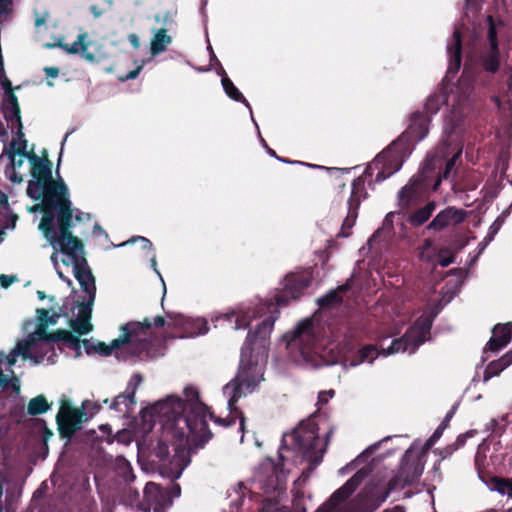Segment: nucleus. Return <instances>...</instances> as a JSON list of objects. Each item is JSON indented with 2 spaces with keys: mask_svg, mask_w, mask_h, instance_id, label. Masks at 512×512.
Instances as JSON below:
<instances>
[{
  "mask_svg": "<svg viewBox=\"0 0 512 512\" xmlns=\"http://www.w3.org/2000/svg\"><path fill=\"white\" fill-rule=\"evenodd\" d=\"M359 207L348 205V214L343 221L342 228L350 229L354 226L356 218L358 216Z\"/></svg>",
  "mask_w": 512,
  "mask_h": 512,
  "instance_id": "51",
  "label": "nucleus"
},
{
  "mask_svg": "<svg viewBox=\"0 0 512 512\" xmlns=\"http://www.w3.org/2000/svg\"><path fill=\"white\" fill-rule=\"evenodd\" d=\"M2 110L4 113V117L8 122H11L12 124L16 123L18 126L17 135L20 138L24 137V134L22 132V121H21V115H20V106L18 102V98L15 95L13 91H10L9 93H5V97L3 99L2 103Z\"/></svg>",
  "mask_w": 512,
  "mask_h": 512,
  "instance_id": "22",
  "label": "nucleus"
},
{
  "mask_svg": "<svg viewBox=\"0 0 512 512\" xmlns=\"http://www.w3.org/2000/svg\"><path fill=\"white\" fill-rule=\"evenodd\" d=\"M144 499L152 507L153 512H165L173 503L168 490L154 482H148L144 488Z\"/></svg>",
  "mask_w": 512,
  "mask_h": 512,
  "instance_id": "15",
  "label": "nucleus"
},
{
  "mask_svg": "<svg viewBox=\"0 0 512 512\" xmlns=\"http://www.w3.org/2000/svg\"><path fill=\"white\" fill-rule=\"evenodd\" d=\"M290 512H307L303 500V493H297V496L292 501V507L290 508Z\"/></svg>",
  "mask_w": 512,
  "mask_h": 512,
  "instance_id": "55",
  "label": "nucleus"
},
{
  "mask_svg": "<svg viewBox=\"0 0 512 512\" xmlns=\"http://www.w3.org/2000/svg\"><path fill=\"white\" fill-rule=\"evenodd\" d=\"M367 473L361 469L357 471L343 486L337 489L330 498L315 512H339V506L344 503L362 483Z\"/></svg>",
  "mask_w": 512,
  "mask_h": 512,
  "instance_id": "14",
  "label": "nucleus"
},
{
  "mask_svg": "<svg viewBox=\"0 0 512 512\" xmlns=\"http://www.w3.org/2000/svg\"><path fill=\"white\" fill-rule=\"evenodd\" d=\"M489 488L491 490L497 491L502 495H508L512 497V477L511 478H503L499 476H495L493 481L491 482Z\"/></svg>",
  "mask_w": 512,
  "mask_h": 512,
  "instance_id": "38",
  "label": "nucleus"
},
{
  "mask_svg": "<svg viewBox=\"0 0 512 512\" xmlns=\"http://www.w3.org/2000/svg\"><path fill=\"white\" fill-rule=\"evenodd\" d=\"M26 147H27V141L23 139L21 141V143L18 145V147L14 149V153H16V154H18L20 156L26 157L29 160V162L31 163L32 167H33L35 164L40 162L42 160V158H40L33 151L27 152L26 151Z\"/></svg>",
  "mask_w": 512,
  "mask_h": 512,
  "instance_id": "40",
  "label": "nucleus"
},
{
  "mask_svg": "<svg viewBox=\"0 0 512 512\" xmlns=\"http://www.w3.org/2000/svg\"><path fill=\"white\" fill-rule=\"evenodd\" d=\"M115 470L117 474L126 482H133L135 475L130 462L124 456H117L115 459Z\"/></svg>",
  "mask_w": 512,
  "mask_h": 512,
  "instance_id": "34",
  "label": "nucleus"
},
{
  "mask_svg": "<svg viewBox=\"0 0 512 512\" xmlns=\"http://www.w3.org/2000/svg\"><path fill=\"white\" fill-rule=\"evenodd\" d=\"M56 336L58 337V341H63L69 348L77 351V354L80 355L82 341L77 336L73 335L71 331L58 329V334Z\"/></svg>",
  "mask_w": 512,
  "mask_h": 512,
  "instance_id": "39",
  "label": "nucleus"
},
{
  "mask_svg": "<svg viewBox=\"0 0 512 512\" xmlns=\"http://www.w3.org/2000/svg\"><path fill=\"white\" fill-rule=\"evenodd\" d=\"M313 332V322L310 319H305L299 323L297 326L293 340H297L301 338L303 335L310 336Z\"/></svg>",
  "mask_w": 512,
  "mask_h": 512,
  "instance_id": "44",
  "label": "nucleus"
},
{
  "mask_svg": "<svg viewBox=\"0 0 512 512\" xmlns=\"http://www.w3.org/2000/svg\"><path fill=\"white\" fill-rule=\"evenodd\" d=\"M60 252L67 255L73 265V272L76 280L84 293L88 295L89 304H94L96 297L95 277L88 265L85 257L84 245L80 243H71L64 245Z\"/></svg>",
  "mask_w": 512,
  "mask_h": 512,
  "instance_id": "7",
  "label": "nucleus"
},
{
  "mask_svg": "<svg viewBox=\"0 0 512 512\" xmlns=\"http://www.w3.org/2000/svg\"><path fill=\"white\" fill-rule=\"evenodd\" d=\"M219 74L222 76L221 83L227 96L232 100L244 103L247 107H249L248 101L243 96V94L238 90V88L233 84L231 79L227 77L223 67H220Z\"/></svg>",
  "mask_w": 512,
  "mask_h": 512,
  "instance_id": "30",
  "label": "nucleus"
},
{
  "mask_svg": "<svg viewBox=\"0 0 512 512\" xmlns=\"http://www.w3.org/2000/svg\"><path fill=\"white\" fill-rule=\"evenodd\" d=\"M418 187L416 184H407L398 193V204L401 210H408L416 204Z\"/></svg>",
  "mask_w": 512,
  "mask_h": 512,
  "instance_id": "28",
  "label": "nucleus"
},
{
  "mask_svg": "<svg viewBox=\"0 0 512 512\" xmlns=\"http://www.w3.org/2000/svg\"><path fill=\"white\" fill-rule=\"evenodd\" d=\"M50 409V404L43 395L32 398L27 405V413L31 416L41 415Z\"/></svg>",
  "mask_w": 512,
  "mask_h": 512,
  "instance_id": "35",
  "label": "nucleus"
},
{
  "mask_svg": "<svg viewBox=\"0 0 512 512\" xmlns=\"http://www.w3.org/2000/svg\"><path fill=\"white\" fill-rule=\"evenodd\" d=\"M435 317L436 312L433 311L428 314H423L416 320L414 325L407 330L408 332H411L413 340L412 352H415L419 346L427 340Z\"/></svg>",
  "mask_w": 512,
  "mask_h": 512,
  "instance_id": "19",
  "label": "nucleus"
},
{
  "mask_svg": "<svg viewBox=\"0 0 512 512\" xmlns=\"http://www.w3.org/2000/svg\"><path fill=\"white\" fill-rule=\"evenodd\" d=\"M275 320L276 318L270 315L258 324L254 331H249L241 348L238 372L234 379L224 386V393L230 395L228 408L236 416H239L241 431H244L245 416L236 407V404L246 392L251 393L263 380L262 367L259 365L258 358L253 354V351L254 346L265 348L266 340L273 330Z\"/></svg>",
  "mask_w": 512,
  "mask_h": 512,
  "instance_id": "2",
  "label": "nucleus"
},
{
  "mask_svg": "<svg viewBox=\"0 0 512 512\" xmlns=\"http://www.w3.org/2000/svg\"><path fill=\"white\" fill-rule=\"evenodd\" d=\"M467 216V212L463 209L449 206L440 211L434 219L428 224L427 229L433 231H442L450 225L462 223Z\"/></svg>",
  "mask_w": 512,
  "mask_h": 512,
  "instance_id": "16",
  "label": "nucleus"
},
{
  "mask_svg": "<svg viewBox=\"0 0 512 512\" xmlns=\"http://www.w3.org/2000/svg\"><path fill=\"white\" fill-rule=\"evenodd\" d=\"M83 343V346H84V349H85V352L88 354V355H91L93 353H96V343L92 342L91 340H88V339H84L82 341Z\"/></svg>",
  "mask_w": 512,
  "mask_h": 512,
  "instance_id": "59",
  "label": "nucleus"
},
{
  "mask_svg": "<svg viewBox=\"0 0 512 512\" xmlns=\"http://www.w3.org/2000/svg\"><path fill=\"white\" fill-rule=\"evenodd\" d=\"M128 41L135 50L140 48V40L137 34L131 33L128 35Z\"/></svg>",
  "mask_w": 512,
  "mask_h": 512,
  "instance_id": "62",
  "label": "nucleus"
},
{
  "mask_svg": "<svg viewBox=\"0 0 512 512\" xmlns=\"http://www.w3.org/2000/svg\"><path fill=\"white\" fill-rule=\"evenodd\" d=\"M475 468L477 470L479 479L489 487L491 482L493 481V478H495V475L491 473L488 465H486L485 456L481 457L479 455H476Z\"/></svg>",
  "mask_w": 512,
  "mask_h": 512,
  "instance_id": "36",
  "label": "nucleus"
},
{
  "mask_svg": "<svg viewBox=\"0 0 512 512\" xmlns=\"http://www.w3.org/2000/svg\"><path fill=\"white\" fill-rule=\"evenodd\" d=\"M286 473L282 463H275L272 459H266L260 466L257 474L259 488L264 494L272 495L285 490Z\"/></svg>",
  "mask_w": 512,
  "mask_h": 512,
  "instance_id": "11",
  "label": "nucleus"
},
{
  "mask_svg": "<svg viewBox=\"0 0 512 512\" xmlns=\"http://www.w3.org/2000/svg\"><path fill=\"white\" fill-rule=\"evenodd\" d=\"M172 43V37L167 34L166 28L158 29L150 41V53L152 56H157L167 50V47Z\"/></svg>",
  "mask_w": 512,
  "mask_h": 512,
  "instance_id": "26",
  "label": "nucleus"
},
{
  "mask_svg": "<svg viewBox=\"0 0 512 512\" xmlns=\"http://www.w3.org/2000/svg\"><path fill=\"white\" fill-rule=\"evenodd\" d=\"M54 193H55V191L43 190V195L40 198L42 200L41 203L34 205L31 208V211L32 212L43 211L44 208L50 204L51 197H55Z\"/></svg>",
  "mask_w": 512,
  "mask_h": 512,
  "instance_id": "52",
  "label": "nucleus"
},
{
  "mask_svg": "<svg viewBox=\"0 0 512 512\" xmlns=\"http://www.w3.org/2000/svg\"><path fill=\"white\" fill-rule=\"evenodd\" d=\"M429 117L419 111L410 117L407 130L380 152L366 167V174L378 170L375 182L380 183L399 171L411 153V140L421 141L428 134Z\"/></svg>",
  "mask_w": 512,
  "mask_h": 512,
  "instance_id": "3",
  "label": "nucleus"
},
{
  "mask_svg": "<svg viewBox=\"0 0 512 512\" xmlns=\"http://www.w3.org/2000/svg\"><path fill=\"white\" fill-rule=\"evenodd\" d=\"M32 342L31 341H21L18 342L16 347L13 349L15 354L22 355L24 359H35L36 363L40 362V359H36L31 353H30V346Z\"/></svg>",
  "mask_w": 512,
  "mask_h": 512,
  "instance_id": "45",
  "label": "nucleus"
},
{
  "mask_svg": "<svg viewBox=\"0 0 512 512\" xmlns=\"http://www.w3.org/2000/svg\"><path fill=\"white\" fill-rule=\"evenodd\" d=\"M47 328L48 327L45 326V323H38L35 332L38 338L47 342H58V337L56 336L58 334V330L51 333Z\"/></svg>",
  "mask_w": 512,
  "mask_h": 512,
  "instance_id": "43",
  "label": "nucleus"
},
{
  "mask_svg": "<svg viewBox=\"0 0 512 512\" xmlns=\"http://www.w3.org/2000/svg\"><path fill=\"white\" fill-rule=\"evenodd\" d=\"M347 290L348 286L342 285L335 290L329 291L328 293H326L324 296L317 300L319 307L325 309L341 304L343 301L342 293L346 292Z\"/></svg>",
  "mask_w": 512,
  "mask_h": 512,
  "instance_id": "31",
  "label": "nucleus"
},
{
  "mask_svg": "<svg viewBox=\"0 0 512 512\" xmlns=\"http://www.w3.org/2000/svg\"><path fill=\"white\" fill-rule=\"evenodd\" d=\"M37 317L38 323H45V326L48 327L49 325H55L58 322L60 314L54 312L52 315H49L48 310L40 308L37 309Z\"/></svg>",
  "mask_w": 512,
  "mask_h": 512,
  "instance_id": "41",
  "label": "nucleus"
},
{
  "mask_svg": "<svg viewBox=\"0 0 512 512\" xmlns=\"http://www.w3.org/2000/svg\"><path fill=\"white\" fill-rule=\"evenodd\" d=\"M175 451V455L171 458L167 442L160 439L151 453L155 458L153 461L158 463L160 473L171 480L178 479L188 465V461L180 457L178 447L175 448Z\"/></svg>",
  "mask_w": 512,
  "mask_h": 512,
  "instance_id": "10",
  "label": "nucleus"
},
{
  "mask_svg": "<svg viewBox=\"0 0 512 512\" xmlns=\"http://www.w3.org/2000/svg\"><path fill=\"white\" fill-rule=\"evenodd\" d=\"M500 68V50L486 47V44L469 41L465 49L463 70L457 88L464 97H468L476 85L488 87Z\"/></svg>",
  "mask_w": 512,
  "mask_h": 512,
  "instance_id": "4",
  "label": "nucleus"
},
{
  "mask_svg": "<svg viewBox=\"0 0 512 512\" xmlns=\"http://www.w3.org/2000/svg\"><path fill=\"white\" fill-rule=\"evenodd\" d=\"M455 258L456 256L452 251L444 248L440 250L437 261L441 267H448L450 264L454 263Z\"/></svg>",
  "mask_w": 512,
  "mask_h": 512,
  "instance_id": "49",
  "label": "nucleus"
},
{
  "mask_svg": "<svg viewBox=\"0 0 512 512\" xmlns=\"http://www.w3.org/2000/svg\"><path fill=\"white\" fill-rule=\"evenodd\" d=\"M152 323L149 319L143 322L131 321L121 327L122 335L111 341L110 345L98 341L96 343V353L101 356H110L113 350L126 345L127 352L133 357H140L148 353L150 341L147 339L148 330Z\"/></svg>",
  "mask_w": 512,
  "mask_h": 512,
  "instance_id": "6",
  "label": "nucleus"
},
{
  "mask_svg": "<svg viewBox=\"0 0 512 512\" xmlns=\"http://www.w3.org/2000/svg\"><path fill=\"white\" fill-rule=\"evenodd\" d=\"M50 204L44 208L43 216L38 225L43 236L55 249L64 245L80 243V239L71 233L73 226V208L69 199V191H55Z\"/></svg>",
  "mask_w": 512,
  "mask_h": 512,
  "instance_id": "5",
  "label": "nucleus"
},
{
  "mask_svg": "<svg viewBox=\"0 0 512 512\" xmlns=\"http://www.w3.org/2000/svg\"><path fill=\"white\" fill-rule=\"evenodd\" d=\"M458 449V445L457 444H450L448 446H446L445 448L439 450L438 454H439V461H442L444 459H446L447 457L451 456L456 450Z\"/></svg>",
  "mask_w": 512,
  "mask_h": 512,
  "instance_id": "57",
  "label": "nucleus"
},
{
  "mask_svg": "<svg viewBox=\"0 0 512 512\" xmlns=\"http://www.w3.org/2000/svg\"><path fill=\"white\" fill-rule=\"evenodd\" d=\"M13 280H14L13 276H8L5 274L0 275V283H1L2 287H4V288L9 287L12 284Z\"/></svg>",
  "mask_w": 512,
  "mask_h": 512,
  "instance_id": "63",
  "label": "nucleus"
},
{
  "mask_svg": "<svg viewBox=\"0 0 512 512\" xmlns=\"http://www.w3.org/2000/svg\"><path fill=\"white\" fill-rule=\"evenodd\" d=\"M42 160L31 168L30 180L27 187V194L34 200H40L43 190L46 191H67L68 187L60 178L55 181L52 176V162L48 159L46 150L42 152Z\"/></svg>",
  "mask_w": 512,
  "mask_h": 512,
  "instance_id": "8",
  "label": "nucleus"
},
{
  "mask_svg": "<svg viewBox=\"0 0 512 512\" xmlns=\"http://www.w3.org/2000/svg\"><path fill=\"white\" fill-rule=\"evenodd\" d=\"M168 494L171 496V500L174 497H179L180 494H181V487H180V485L178 483L172 482L171 483V487L168 490Z\"/></svg>",
  "mask_w": 512,
  "mask_h": 512,
  "instance_id": "60",
  "label": "nucleus"
},
{
  "mask_svg": "<svg viewBox=\"0 0 512 512\" xmlns=\"http://www.w3.org/2000/svg\"><path fill=\"white\" fill-rule=\"evenodd\" d=\"M86 38V33L79 34L77 40L74 41L69 49V54H77L79 52H85L87 50L88 45L84 42Z\"/></svg>",
  "mask_w": 512,
  "mask_h": 512,
  "instance_id": "50",
  "label": "nucleus"
},
{
  "mask_svg": "<svg viewBox=\"0 0 512 512\" xmlns=\"http://www.w3.org/2000/svg\"><path fill=\"white\" fill-rule=\"evenodd\" d=\"M92 306L93 304H89V301L82 302L79 304L80 311L78 317L69 320V325L78 335H86L93 329L90 323Z\"/></svg>",
  "mask_w": 512,
  "mask_h": 512,
  "instance_id": "23",
  "label": "nucleus"
},
{
  "mask_svg": "<svg viewBox=\"0 0 512 512\" xmlns=\"http://www.w3.org/2000/svg\"><path fill=\"white\" fill-rule=\"evenodd\" d=\"M139 242L141 243V248L145 251H147V254L150 256L151 266L156 271V257H155V251L152 242L143 236H133L130 240L121 243L119 246H125L130 243Z\"/></svg>",
  "mask_w": 512,
  "mask_h": 512,
  "instance_id": "37",
  "label": "nucleus"
},
{
  "mask_svg": "<svg viewBox=\"0 0 512 512\" xmlns=\"http://www.w3.org/2000/svg\"><path fill=\"white\" fill-rule=\"evenodd\" d=\"M487 23H488V29H487L486 40L474 39L473 41H475L477 44H486V47L500 50L499 40H498V32H497L495 21L492 16L487 17Z\"/></svg>",
  "mask_w": 512,
  "mask_h": 512,
  "instance_id": "33",
  "label": "nucleus"
},
{
  "mask_svg": "<svg viewBox=\"0 0 512 512\" xmlns=\"http://www.w3.org/2000/svg\"><path fill=\"white\" fill-rule=\"evenodd\" d=\"M85 420L86 413L83 408H74L68 400L61 401L56 415V423L62 438L70 440L81 429Z\"/></svg>",
  "mask_w": 512,
  "mask_h": 512,
  "instance_id": "12",
  "label": "nucleus"
},
{
  "mask_svg": "<svg viewBox=\"0 0 512 512\" xmlns=\"http://www.w3.org/2000/svg\"><path fill=\"white\" fill-rule=\"evenodd\" d=\"M378 351L376 347L372 344H368L360 348L356 354L352 356L350 359L351 366L360 365L363 362L372 363L374 359L377 357Z\"/></svg>",
  "mask_w": 512,
  "mask_h": 512,
  "instance_id": "32",
  "label": "nucleus"
},
{
  "mask_svg": "<svg viewBox=\"0 0 512 512\" xmlns=\"http://www.w3.org/2000/svg\"><path fill=\"white\" fill-rule=\"evenodd\" d=\"M259 512H290L287 506H280L278 502L272 499H265Z\"/></svg>",
  "mask_w": 512,
  "mask_h": 512,
  "instance_id": "46",
  "label": "nucleus"
},
{
  "mask_svg": "<svg viewBox=\"0 0 512 512\" xmlns=\"http://www.w3.org/2000/svg\"><path fill=\"white\" fill-rule=\"evenodd\" d=\"M443 432L444 431L441 430L440 428H438V427L436 428V430L433 432V434L430 436V438L425 442L424 447H423V453L426 452L427 450H429L435 444V442L440 439Z\"/></svg>",
  "mask_w": 512,
  "mask_h": 512,
  "instance_id": "56",
  "label": "nucleus"
},
{
  "mask_svg": "<svg viewBox=\"0 0 512 512\" xmlns=\"http://www.w3.org/2000/svg\"><path fill=\"white\" fill-rule=\"evenodd\" d=\"M208 419L213 420L216 424L223 427H231L236 423V416L227 418L216 417L212 411L208 413L207 420Z\"/></svg>",
  "mask_w": 512,
  "mask_h": 512,
  "instance_id": "53",
  "label": "nucleus"
},
{
  "mask_svg": "<svg viewBox=\"0 0 512 512\" xmlns=\"http://www.w3.org/2000/svg\"><path fill=\"white\" fill-rule=\"evenodd\" d=\"M335 394L334 390L322 391L319 393L318 401L322 404L328 402V397H333Z\"/></svg>",
  "mask_w": 512,
  "mask_h": 512,
  "instance_id": "61",
  "label": "nucleus"
},
{
  "mask_svg": "<svg viewBox=\"0 0 512 512\" xmlns=\"http://www.w3.org/2000/svg\"><path fill=\"white\" fill-rule=\"evenodd\" d=\"M312 273L308 270L298 273H289L284 279L283 288L277 293L275 299L279 306L288 305L291 300H298L312 283Z\"/></svg>",
  "mask_w": 512,
  "mask_h": 512,
  "instance_id": "13",
  "label": "nucleus"
},
{
  "mask_svg": "<svg viewBox=\"0 0 512 512\" xmlns=\"http://www.w3.org/2000/svg\"><path fill=\"white\" fill-rule=\"evenodd\" d=\"M459 156H460V154H456L452 158H450L448 161H446L445 167H444L443 171L440 173L439 181L441 179H448L450 177V174H451L452 170L454 169L456 161Z\"/></svg>",
  "mask_w": 512,
  "mask_h": 512,
  "instance_id": "54",
  "label": "nucleus"
},
{
  "mask_svg": "<svg viewBox=\"0 0 512 512\" xmlns=\"http://www.w3.org/2000/svg\"><path fill=\"white\" fill-rule=\"evenodd\" d=\"M44 72L48 77L56 78L59 75V68L58 67H45Z\"/></svg>",
  "mask_w": 512,
  "mask_h": 512,
  "instance_id": "64",
  "label": "nucleus"
},
{
  "mask_svg": "<svg viewBox=\"0 0 512 512\" xmlns=\"http://www.w3.org/2000/svg\"><path fill=\"white\" fill-rule=\"evenodd\" d=\"M462 34L459 29H455L452 35V41L447 45V53L449 56V65L447 68V76L454 77L460 70L462 65Z\"/></svg>",
  "mask_w": 512,
  "mask_h": 512,
  "instance_id": "20",
  "label": "nucleus"
},
{
  "mask_svg": "<svg viewBox=\"0 0 512 512\" xmlns=\"http://www.w3.org/2000/svg\"><path fill=\"white\" fill-rule=\"evenodd\" d=\"M228 320H231L232 318L236 317L235 320V329H245L249 326L252 316L247 312L241 315L236 316L234 312L231 314L224 315Z\"/></svg>",
  "mask_w": 512,
  "mask_h": 512,
  "instance_id": "47",
  "label": "nucleus"
},
{
  "mask_svg": "<svg viewBox=\"0 0 512 512\" xmlns=\"http://www.w3.org/2000/svg\"><path fill=\"white\" fill-rule=\"evenodd\" d=\"M317 430V426L314 423H301L291 434L284 435L281 449H288L287 438H289L291 440L292 449L302 452L303 455L308 458L310 468H315L321 463L323 453L325 452V450H323L321 451V454L309 457V454L314 452L319 443Z\"/></svg>",
  "mask_w": 512,
  "mask_h": 512,
  "instance_id": "9",
  "label": "nucleus"
},
{
  "mask_svg": "<svg viewBox=\"0 0 512 512\" xmlns=\"http://www.w3.org/2000/svg\"><path fill=\"white\" fill-rule=\"evenodd\" d=\"M437 204L435 201H429L425 206L416 209L411 213L407 221L413 227H419L426 223L435 211Z\"/></svg>",
  "mask_w": 512,
  "mask_h": 512,
  "instance_id": "27",
  "label": "nucleus"
},
{
  "mask_svg": "<svg viewBox=\"0 0 512 512\" xmlns=\"http://www.w3.org/2000/svg\"><path fill=\"white\" fill-rule=\"evenodd\" d=\"M141 381L142 376L140 374H134L127 384L126 391L117 395L110 403V409L122 412L123 410L120 406L123 404L126 408L124 412H127L131 406L135 405V394Z\"/></svg>",
  "mask_w": 512,
  "mask_h": 512,
  "instance_id": "21",
  "label": "nucleus"
},
{
  "mask_svg": "<svg viewBox=\"0 0 512 512\" xmlns=\"http://www.w3.org/2000/svg\"><path fill=\"white\" fill-rule=\"evenodd\" d=\"M412 348H413V340H412L411 332L406 331L402 337L394 339L387 349H382L381 354L384 356H388L391 354L398 353L400 351H402V352L409 351L410 353H413L411 351Z\"/></svg>",
  "mask_w": 512,
  "mask_h": 512,
  "instance_id": "29",
  "label": "nucleus"
},
{
  "mask_svg": "<svg viewBox=\"0 0 512 512\" xmlns=\"http://www.w3.org/2000/svg\"><path fill=\"white\" fill-rule=\"evenodd\" d=\"M442 104L443 100L440 95H432L427 99L425 104L426 112L430 114H436Z\"/></svg>",
  "mask_w": 512,
  "mask_h": 512,
  "instance_id": "48",
  "label": "nucleus"
},
{
  "mask_svg": "<svg viewBox=\"0 0 512 512\" xmlns=\"http://www.w3.org/2000/svg\"><path fill=\"white\" fill-rule=\"evenodd\" d=\"M512 364V349L497 360L491 361L485 368L483 380L487 382Z\"/></svg>",
  "mask_w": 512,
  "mask_h": 512,
  "instance_id": "25",
  "label": "nucleus"
},
{
  "mask_svg": "<svg viewBox=\"0 0 512 512\" xmlns=\"http://www.w3.org/2000/svg\"><path fill=\"white\" fill-rule=\"evenodd\" d=\"M492 337L486 343L483 354L497 353L505 348L512 340V323H498L492 329Z\"/></svg>",
  "mask_w": 512,
  "mask_h": 512,
  "instance_id": "18",
  "label": "nucleus"
},
{
  "mask_svg": "<svg viewBox=\"0 0 512 512\" xmlns=\"http://www.w3.org/2000/svg\"><path fill=\"white\" fill-rule=\"evenodd\" d=\"M455 409H456V407L453 406L452 409L449 412H447L446 416L444 417L443 421L438 426V428H440L441 430L444 431L449 426V422L455 413Z\"/></svg>",
  "mask_w": 512,
  "mask_h": 512,
  "instance_id": "58",
  "label": "nucleus"
},
{
  "mask_svg": "<svg viewBox=\"0 0 512 512\" xmlns=\"http://www.w3.org/2000/svg\"><path fill=\"white\" fill-rule=\"evenodd\" d=\"M375 172V170L373 171ZM378 170H376V174ZM372 174H366V170L364 171L362 176L357 177L352 182V191L350 198L348 199V205H353L356 207H360L361 199H365L367 197V192L365 189V182L368 178L372 177Z\"/></svg>",
  "mask_w": 512,
  "mask_h": 512,
  "instance_id": "24",
  "label": "nucleus"
},
{
  "mask_svg": "<svg viewBox=\"0 0 512 512\" xmlns=\"http://www.w3.org/2000/svg\"><path fill=\"white\" fill-rule=\"evenodd\" d=\"M185 399L168 396L150 407L152 416L163 418L173 430V437L180 442L186 441L189 453L203 448L213 433L210 431L207 416L210 409L200 400L199 391L189 385L184 389Z\"/></svg>",
  "mask_w": 512,
  "mask_h": 512,
  "instance_id": "1",
  "label": "nucleus"
},
{
  "mask_svg": "<svg viewBox=\"0 0 512 512\" xmlns=\"http://www.w3.org/2000/svg\"><path fill=\"white\" fill-rule=\"evenodd\" d=\"M408 485L410 484L406 482V479L402 476V474L397 471V473L387 483V493L403 489Z\"/></svg>",
  "mask_w": 512,
  "mask_h": 512,
  "instance_id": "42",
  "label": "nucleus"
},
{
  "mask_svg": "<svg viewBox=\"0 0 512 512\" xmlns=\"http://www.w3.org/2000/svg\"><path fill=\"white\" fill-rule=\"evenodd\" d=\"M424 470L422 455H413L411 449H408L402 460L398 471L410 485L417 482Z\"/></svg>",
  "mask_w": 512,
  "mask_h": 512,
  "instance_id": "17",
  "label": "nucleus"
}]
</instances>
